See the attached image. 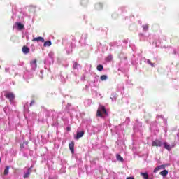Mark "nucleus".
Masks as SVG:
<instances>
[{"mask_svg": "<svg viewBox=\"0 0 179 179\" xmlns=\"http://www.w3.org/2000/svg\"><path fill=\"white\" fill-rule=\"evenodd\" d=\"M34 104V101H31L30 103V107Z\"/></svg>", "mask_w": 179, "mask_h": 179, "instance_id": "2f4dec72", "label": "nucleus"}, {"mask_svg": "<svg viewBox=\"0 0 179 179\" xmlns=\"http://www.w3.org/2000/svg\"><path fill=\"white\" fill-rule=\"evenodd\" d=\"M8 110V108H4V111L6 112Z\"/></svg>", "mask_w": 179, "mask_h": 179, "instance_id": "e433bc0d", "label": "nucleus"}, {"mask_svg": "<svg viewBox=\"0 0 179 179\" xmlns=\"http://www.w3.org/2000/svg\"><path fill=\"white\" fill-rule=\"evenodd\" d=\"M162 146H164V149L167 150H171V145H169L167 143H162Z\"/></svg>", "mask_w": 179, "mask_h": 179, "instance_id": "f8f14e48", "label": "nucleus"}, {"mask_svg": "<svg viewBox=\"0 0 179 179\" xmlns=\"http://www.w3.org/2000/svg\"><path fill=\"white\" fill-rule=\"evenodd\" d=\"M91 130L92 131L93 134H97V132H99V128L97 127H92Z\"/></svg>", "mask_w": 179, "mask_h": 179, "instance_id": "aec40b11", "label": "nucleus"}, {"mask_svg": "<svg viewBox=\"0 0 179 179\" xmlns=\"http://www.w3.org/2000/svg\"><path fill=\"white\" fill-rule=\"evenodd\" d=\"M69 148L71 152V153H75V143L73 142H71L69 145Z\"/></svg>", "mask_w": 179, "mask_h": 179, "instance_id": "9b49d317", "label": "nucleus"}, {"mask_svg": "<svg viewBox=\"0 0 179 179\" xmlns=\"http://www.w3.org/2000/svg\"><path fill=\"white\" fill-rule=\"evenodd\" d=\"M87 2H88V0H82L81 4H83L85 6V5H87Z\"/></svg>", "mask_w": 179, "mask_h": 179, "instance_id": "c85d7f7f", "label": "nucleus"}, {"mask_svg": "<svg viewBox=\"0 0 179 179\" xmlns=\"http://www.w3.org/2000/svg\"><path fill=\"white\" fill-rule=\"evenodd\" d=\"M159 174H160L161 176H162L163 177H166V176H167V174H169V171L164 169V170H163L162 171H161V172L159 173Z\"/></svg>", "mask_w": 179, "mask_h": 179, "instance_id": "6ab92c4d", "label": "nucleus"}, {"mask_svg": "<svg viewBox=\"0 0 179 179\" xmlns=\"http://www.w3.org/2000/svg\"><path fill=\"white\" fill-rule=\"evenodd\" d=\"M97 71H99V72H101V71H103L104 69V66L101 64H99L96 67Z\"/></svg>", "mask_w": 179, "mask_h": 179, "instance_id": "4be33fe9", "label": "nucleus"}, {"mask_svg": "<svg viewBox=\"0 0 179 179\" xmlns=\"http://www.w3.org/2000/svg\"><path fill=\"white\" fill-rule=\"evenodd\" d=\"M30 65L31 67L32 71H36L37 69V60H33L30 62Z\"/></svg>", "mask_w": 179, "mask_h": 179, "instance_id": "0eeeda50", "label": "nucleus"}, {"mask_svg": "<svg viewBox=\"0 0 179 179\" xmlns=\"http://www.w3.org/2000/svg\"><path fill=\"white\" fill-rule=\"evenodd\" d=\"M174 54H176V50L173 51Z\"/></svg>", "mask_w": 179, "mask_h": 179, "instance_id": "a19ab883", "label": "nucleus"}, {"mask_svg": "<svg viewBox=\"0 0 179 179\" xmlns=\"http://www.w3.org/2000/svg\"><path fill=\"white\" fill-rule=\"evenodd\" d=\"M9 174V166H6L4 169V175L8 176Z\"/></svg>", "mask_w": 179, "mask_h": 179, "instance_id": "a878e982", "label": "nucleus"}, {"mask_svg": "<svg viewBox=\"0 0 179 179\" xmlns=\"http://www.w3.org/2000/svg\"><path fill=\"white\" fill-rule=\"evenodd\" d=\"M143 29L144 30V31H148V29H149V25L145 24V25H143Z\"/></svg>", "mask_w": 179, "mask_h": 179, "instance_id": "cd10ccee", "label": "nucleus"}, {"mask_svg": "<svg viewBox=\"0 0 179 179\" xmlns=\"http://www.w3.org/2000/svg\"><path fill=\"white\" fill-rule=\"evenodd\" d=\"M51 41H46L44 44H43V46L44 47H50L51 46Z\"/></svg>", "mask_w": 179, "mask_h": 179, "instance_id": "5701e85b", "label": "nucleus"}, {"mask_svg": "<svg viewBox=\"0 0 179 179\" xmlns=\"http://www.w3.org/2000/svg\"><path fill=\"white\" fill-rule=\"evenodd\" d=\"M31 171V168L27 169V172L24 174V178H28L29 176H30V173Z\"/></svg>", "mask_w": 179, "mask_h": 179, "instance_id": "2eb2a0df", "label": "nucleus"}, {"mask_svg": "<svg viewBox=\"0 0 179 179\" xmlns=\"http://www.w3.org/2000/svg\"><path fill=\"white\" fill-rule=\"evenodd\" d=\"M32 41H34V42H36V41L38 42V41H40L41 43H44V38H43L41 36H38V37L33 38Z\"/></svg>", "mask_w": 179, "mask_h": 179, "instance_id": "9d476101", "label": "nucleus"}, {"mask_svg": "<svg viewBox=\"0 0 179 179\" xmlns=\"http://www.w3.org/2000/svg\"><path fill=\"white\" fill-rule=\"evenodd\" d=\"M89 101H92L91 100H89Z\"/></svg>", "mask_w": 179, "mask_h": 179, "instance_id": "c03bdc74", "label": "nucleus"}, {"mask_svg": "<svg viewBox=\"0 0 179 179\" xmlns=\"http://www.w3.org/2000/svg\"><path fill=\"white\" fill-rule=\"evenodd\" d=\"M126 179H135L134 177H127Z\"/></svg>", "mask_w": 179, "mask_h": 179, "instance_id": "f704fd0d", "label": "nucleus"}, {"mask_svg": "<svg viewBox=\"0 0 179 179\" xmlns=\"http://www.w3.org/2000/svg\"><path fill=\"white\" fill-rule=\"evenodd\" d=\"M1 158H0V163H1Z\"/></svg>", "mask_w": 179, "mask_h": 179, "instance_id": "79ce46f5", "label": "nucleus"}, {"mask_svg": "<svg viewBox=\"0 0 179 179\" xmlns=\"http://www.w3.org/2000/svg\"><path fill=\"white\" fill-rule=\"evenodd\" d=\"M82 66L80 64H78L76 62H73V69H77V71H79Z\"/></svg>", "mask_w": 179, "mask_h": 179, "instance_id": "1a4fd4ad", "label": "nucleus"}, {"mask_svg": "<svg viewBox=\"0 0 179 179\" xmlns=\"http://www.w3.org/2000/svg\"><path fill=\"white\" fill-rule=\"evenodd\" d=\"M140 174L142 176V177L144 179H153V178H149V174H148V173H142L141 172Z\"/></svg>", "mask_w": 179, "mask_h": 179, "instance_id": "ddd939ff", "label": "nucleus"}, {"mask_svg": "<svg viewBox=\"0 0 179 179\" xmlns=\"http://www.w3.org/2000/svg\"><path fill=\"white\" fill-rule=\"evenodd\" d=\"M41 75H43V71H41Z\"/></svg>", "mask_w": 179, "mask_h": 179, "instance_id": "ea45409f", "label": "nucleus"}, {"mask_svg": "<svg viewBox=\"0 0 179 179\" xmlns=\"http://www.w3.org/2000/svg\"><path fill=\"white\" fill-rule=\"evenodd\" d=\"M16 26H17V29H18V30H22V29H24V26L23 24H22V23H20V22H17Z\"/></svg>", "mask_w": 179, "mask_h": 179, "instance_id": "f3484780", "label": "nucleus"}, {"mask_svg": "<svg viewBox=\"0 0 179 179\" xmlns=\"http://www.w3.org/2000/svg\"><path fill=\"white\" fill-rule=\"evenodd\" d=\"M110 99L112 101H117V94L113 93L110 95Z\"/></svg>", "mask_w": 179, "mask_h": 179, "instance_id": "a211bd4d", "label": "nucleus"}, {"mask_svg": "<svg viewBox=\"0 0 179 179\" xmlns=\"http://www.w3.org/2000/svg\"><path fill=\"white\" fill-rule=\"evenodd\" d=\"M113 59V56L109 55L106 57V61H111Z\"/></svg>", "mask_w": 179, "mask_h": 179, "instance_id": "c756f323", "label": "nucleus"}, {"mask_svg": "<svg viewBox=\"0 0 179 179\" xmlns=\"http://www.w3.org/2000/svg\"><path fill=\"white\" fill-rule=\"evenodd\" d=\"M41 79H43V76H40Z\"/></svg>", "mask_w": 179, "mask_h": 179, "instance_id": "4c0bfd02", "label": "nucleus"}, {"mask_svg": "<svg viewBox=\"0 0 179 179\" xmlns=\"http://www.w3.org/2000/svg\"><path fill=\"white\" fill-rule=\"evenodd\" d=\"M152 146H159V148H162V146H163V143L160 140H155L152 142Z\"/></svg>", "mask_w": 179, "mask_h": 179, "instance_id": "423d86ee", "label": "nucleus"}, {"mask_svg": "<svg viewBox=\"0 0 179 179\" xmlns=\"http://www.w3.org/2000/svg\"><path fill=\"white\" fill-rule=\"evenodd\" d=\"M85 78H86V76L85 74H83L81 76V80H85Z\"/></svg>", "mask_w": 179, "mask_h": 179, "instance_id": "7c9ffc66", "label": "nucleus"}, {"mask_svg": "<svg viewBox=\"0 0 179 179\" xmlns=\"http://www.w3.org/2000/svg\"><path fill=\"white\" fill-rule=\"evenodd\" d=\"M72 52V49H71L70 50H67V54H71Z\"/></svg>", "mask_w": 179, "mask_h": 179, "instance_id": "473e14b6", "label": "nucleus"}, {"mask_svg": "<svg viewBox=\"0 0 179 179\" xmlns=\"http://www.w3.org/2000/svg\"><path fill=\"white\" fill-rule=\"evenodd\" d=\"M6 99H8L10 103H13V100H15V94L12 92H6L4 94Z\"/></svg>", "mask_w": 179, "mask_h": 179, "instance_id": "20e7f679", "label": "nucleus"}, {"mask_svg": "<svg viewBox=\"0 0 179 179\" xmlns=\"http://www.w3.org/2000/svg\"><path fill=\"white\" fill-rule=\"evenodd\" d=\"M108 115V113H107V110H106V108L103 106L100 105L98 108V110L96 113L97 117H101V118H103V115Z\"/></svg>", "mask_w": 179, "mask_h": 179, "instance_id": "f257e3e1", "label": "nucleus"}, {"mask_svg": "<svg viewBox=\"0 0 179 179\" xmlns=\"http://www.w3.org/2000/svg\"><path fill=\"white\" fill-rule=\"evenodd\" d=\"M126 121H129V117H127Z\"/></svg>", "mask_w": 179, "mask_h": 179, "instance_id": "c9c22d12", "label": "nucleus"}, {"mask_svg": "<svg viewBox=\"0 0 179 179\" xmlns=\"http://www.w3.org/2000/svg\"><path fill=\"white\" fill-rule=\"evenodd\" d=\"M86 40H87V34H83L79 43L83 45H87V43H86Z\"/></svg>", "mask_w": 179, "mask_h": 179, "instance_id": "39448f33", "label": "nucleus"}, {"mask_svg": "<svg viewBox=\"0 0 179 179\" xmlns=\"http://www.w3.org/2000/svg\"><path fill=\"white\" fill-rule=\"evenodd\" d=\"M68 131H69V128H68Z\"/></svg>", "mask_w": 179, "mask_h": 179, "instance_id": "37998d69", "label": "nucleus"}, {"mask_svg": "<svg viewBox=\"0 0 179 179\" xmlns=\"http://www.w3.org/2000/svg\"><path fill=\"white\" fill-rule=\"evenodd\" d=\"M44 63L45 65H51V64H54V52H50L48 53V55L45 58Z\"/></svg>", "mask_w": 179, "mask_h": 179, "instance_id": "f03ea898", "label": "nucleus"}, {"mask_svg": "<svg viewBox=\"0 0 179 179\" xmlns=\"http://www.w3.org/2000/svg\"><path fill=\"white\" fill-rule=\"evenodd\" d=\"M145 62H146V63L148 64L149 65H151V66L155 67V64L152 63V62H150V59L145 60Z\"/></svg>", "mask_w": 179, "mask_h": 179, "instance_id": "bb28decb", "label": "nucleus"}, {"mask_svg": "<svg viewBox=\"0 0 179 179\" xmlns=\"http://www.w3.org/2000/svg\"><path fill=\"white\" fill-rule=\"evenodd\" d=\"M164 169H166V165H159L154 169V173H157L159 170H164Z\"/></svg>", "mask_w": 179, "mask_h": 179, "instance_id": "6e6552de", "label": "nucleus"}, {"mask_svg": "<svg viewBox=\"0 0 179 179\" xmlns=\"http://www.w3.org/2000/svg\"><path fill=\"white\" fill-rule=\"evenodd\" d=\"M22 52L24 54H29V52H30V48H29L27 46H24L22 48Z\"/></svg>", "mask_w": 179, "mask_h": 179, "instance_id": "4468645a", "label": "nucleus"}, {"mask_svg": "<svg viewBox=\"0 0 179 179\" xmlns=\"http://www.w3.org/2000/svg\"><path fill=\"white\" fill-rule=\"evenodd\" d=\"M100 79L102 81L107 80V79H108V76H107V75H102L101 76Z\"/></svg>", "mask_w": 179, "mask_h": 179, "instance_id": "393cba45", "label": "nucleus"}, {"mask_svg": "<svg viewBox=\"0 0 179 179\" xmlns=\"http://www.w3.org/2000/svg\"><path fill=\"white\" fill-rule=\"evenodd\" d=\"M116 159L117 160H118V162H124V158H122V157H121V155H120L119 154L116 155Z\"/></svg>", "mask_w": 179, "mask_h": 179, "instance_id": "412c9836", "label": "nucleus"}, {"mask_svg": "<svg viewBox=\"0 0 179 179\" xmlns=\"http://www.w3.org/2000/svg\"><path fill=\"white\" fill-rule=\"evenodd\" d=\"M83 135H85L84 131L78 132L77 136H76V139H80V138H82V136H83Z\"/></svg>", "mask_w": 179, "mask_h": 179, "instance_id": "dca6fc26", "label": "nucleus"}, {"mask_svg": "<svg viewBox=\"0 0 179 179\" xmlns=\"http://www.w3.org/2000/svg\"><path fill=\"white\" fill-rule=\"evenodd\" d=\"M153 43H154V44H157V42H153Z\"/></svg>", "mask_w": 179, "mask_h": 179, "instance_id": "58836bf2", "label": "nucleus"}, {"mask_svg": "<svg viewBox=\"0 0 179 179\" xmlns=\"http://www.w3.org/2000/svg\"><path fill=\"white\" fill-rule=\"evenodd\" d=\"M5 72H9V68H6L5 69Z\"/></svg>", "mask_w": 179, "mask_h": 179, "instance_id": "72a5a7b5", "label": "nucleus"}, {"mask_svg": "<svg viewBox=\"0 0 179 179\" xmlns=\"http://www.w3.org/2000/svg\"><path fill=\"white\" fill-rule=\"evenodd\" d=\"M102 8L103 6L101 5V3H98L95 5V9H96V10H100V9H101Z\"/></svg>", "mask_w": 179, "mask_h": 179, "instance_id": "b1692460", "label": "nucleus"}, {"mask_svg": "<svg viewBox=\"0 0 179 179\" xmlns=\"http://www.w3.org/2000/svg\"><path fill=\"white\" fill-rule=\"evenodd\" d=\"M20 148L21 152L24 153L23 156H24V157H27V154L29 153V152H30V150L27 147V142H25L23 144H22Z\"/></svg>", "mask_w": 179, "mask_h": 179, "instance_id": "7ed1b4c3", "label": "nucleus"}]
</instances>
